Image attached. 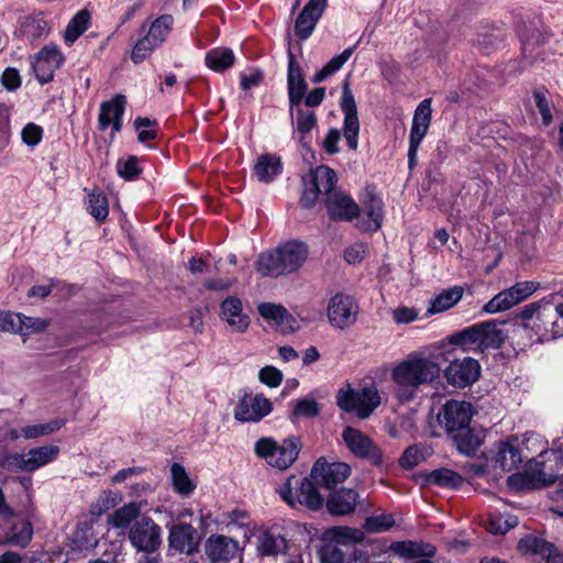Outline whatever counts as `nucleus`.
<instances>
[{
    "label": "nucleus",
    "instance_id": "5",
    "mask_svg": "<svg viewBox=\"0 0 563 563\" xmlns=\"http://www.w3.org/2000/svg\"><path fill=\"white\" fill-rule=\"evenodd\" d=\"M300 450L301 442L295 437L287 438L282 442H277L273 438H262L256 441L254 446L257 456L278 470L289 468L298 459Z\"/></svg>",
    "mask_w": 563,
    "mask_h": 563
},
{
    "label": "nucleus",
    "instance_id": "45",
    "mask_svg": "<svg viewBox=\"0 0 563 563\" xmlns=\"http://www.w3.org/2000/svg\"><path fill=\"white\" fill-rule=\"evenodd\" d=\"M90 13L87 10L78 11L67 24L64 41L71 45L89 27Z\"/></svg>",
    "mask_w": 563,
    "mask_h": 563
},
{
    "label": "nucleus",
    "instance_id": "39",
    "mask_svg": "<svg viewBox=\"0 0 563 563\" xmlns=\"http://www.w3.org/2000/svg\"><path fill=\"white\" fill-rule=\"evenodd\" d=\"M280 158L274 154H264L257 158L254 173L260 181L269 183L282 173Z\"/></svg>",
    "mask_w": 563,
    "mask_h": 563
},
{
    "label": "nucleus",
    "instance_id": "62",
    "mask_svg": "<svg viewBox=\"0 0 563 563\" xmlns=\"http://www.w3.org/2000/svg\"><path fill=\"white\" fill-rule=\"evenodd\" d=\"M156 47L158 46L154 45V43H152L151 40L145 35L134 45L131 53V59L135 64H140L146 57H148Z\"/></svg>",
    "mask_w": 563,
    "mask_h": 563
},
{
    "label": "nucleus",
    "instance_id": "17",
    "mask_svg": "<svg viewBox=\"0 0 563 563\" xmlns=\"http://www.w3.org/2000/svg\"><path fill=\"white\" fill-rule=\"evenodd\" d=\"M273 405L262 394H245L234 408L233 415L240 422H258L272 412Z\"/></svg>",
    "mask_w": 563,
    "mask_h": 563
},
{
    "label": "nucleus",
    "instance_id": "19",
    "mask_svg": "<svg viewBox=\"0 0 563 563\" xmlns=\"http://www.w3.org/2000/svg\"><path fill=\"white\" fill-rule=\"evenodd\" d=\"M64 56L56 45L44 46L32 58V68L36 79L41 84H47L53 80L54 73L63 65Z\"/></svg>",
    "mask_w": 563,
    "mask_h": 563
},
{
    "label": "nucleus",
    "instance_id": "11",
    "mask_svg": "<svg viewBox=\"0 0 563 563\" xmlns=\"http://www.w3.org/2000/svg\"><path fill=\"white\" fill-rule=\"evenodd\" d=\"M559 476L545 471L543 462H531L523 472H517L507 479L508 486L515 490H530L553 484Z\"/></svg>",
    "mask_w": 563,
    "mask_h": 563
},
{
    "label": "nucleus",
    "instance_id": "6",
    "mask_svg": "<svg viewBox=\"0 0 563 563\" xmlns=\"http://www.w3.org/2000/svg\"><path fill=\"white\" fill-rule=\"evenodd\" d=\"M380 401L382 398L375 385L357 389L347 385L340 388L336 394L338 406L346 412H354L361 419L369 417Z\"/></svg>",
    "mask_w": 563,
    "mask_h": 563
},
{
    "label": "nucleus",
    "instance_id": "10",
    "mask_svg": "<svg viewBox=\"0 0 563 563\" xmlns=\"http://www.w3.org/2000/svg\"><path fill=\"white\" fill-rule=\"evenodd\" d=\"M384 202L372 189H366L361 197V207L355 216L356 228L362 232H376L384 220Z\"/></svg>",
    "mask_w": 563,
    "mask_h": 563
},
{
    "label": "nucleus",
    "instance_id": "20",
    "mask_svg": "<svg viewBox=\"0 0 563 563\" xmlns=\"http://www.w3.org/2000/svg\"><path fill=\"white\" fill-rule=\"evenodd\" d=\"M276 247L285 275L298 272L309 257V247L301 241L290 240Z\"/></svg>",
    "mask_w": 563,
    "mask_h": 563
},
{
    "label": "nucleus",
    "instance_id": "57",
    "mask_svg": "<svg viewBox=\"0 0 563 563\" xmlns=\"http://www.w3.org/2000/svg\"><path fill=\"white\" fill-rule=\"evenodd\" d=\"M0 466L8 472H31L26 452L8 453L1 461Z\"/></svg>",
    "mask_w": 563,
    "mask_h": 563
},
{
    "label": "nucleus",
    "instance_id": "58",
    "mask_svg": "<svg viewBox=\"0 0 563 563\" xmlns=\"http://www.w3.org/2000/svg\"><path fill=\"white\" fill-rule=\"evenodd\" d=\"M156 122L148 118L139 117L134 120V128L137 131V140L141 143L154 140L157 135Z\"/></svg>",
    "mask_w": 563,
    "mask_h": 563
},
{
    "label": "nucleus",
    "instance_id": "41",
    "mask_svg": "<svg viewBox=\"0 0 563 563\" xmlns=\"http://www.w3.org/2000/svg\"><path fill=\"white\" fill-rule=\"evenodd\" d=\"M59 454L57 445L48 444L30 449L26 452L31 472H34L55 461Z\"/></svg>",
    "mask_w": 563,
    "mask_h": 563
},
{
    "label": "nucleus",
    "instance_id": "46",
    "mask_svg": "<svg viewBox=\"0 0 563 563\" xmlns=\"http://www.w3.org/2000/svg\"><path fill=\"white\" fill-rule=\"evenodd\" d=\"M86 209L98 222L106 220L109 214L107 196L100 190H92L88 195Z\"/></svg>",
    "mask_w": 563,
    "mask_h": 563
},
{
    "label": "nucleus",
    "instance_id": "55",
    "mask_svg": "<svg viewBox=\"0 0 563 563\" xmlns=\"http://www.w3.org/2000/svg\"><path fill=\"white\" fill-rule=\"evenodd\" d=\"M122 499L119 492L103 490L99 498L91 506V514L95 516H101L103 512L114 508Z\"/></svg>",
    "mask_w": 563,
    "mask_h": 563
},
{
    "label": "nucleus",
    "instance_id": "54",
    "mask_svg": "<svg viewBox=\"0 0 563 563\" xmlns=\"http://www.w3.org/2000/svg\"><path fill=\"white\" fill-rule=\"evenodd\" d=\"M48 327V320L37 317H27L20 313V322L16 324V333L27 336L44 332Z\"/></svg>",
    "mask_w": 563,
    "mask_h": 563
},
{
    "label": "nucleus",
    "instance_id": "4",
    "mask_svg": "<svg viewBox=\"0 0 563 563\" xmlns=\"http://www.w3.org/2000/svg\"><path fill=\"white\" fill-rule=\"evenodd\" d=\"M505 321H485L465 328L454 333L451 343L460 345L467 352H485L489 349H499L508 336Z\"/></svg>",
    "mask_w": 563,
    "mask_h": 563
},
{
    "label": "nucleus",
    "instance_id": "12",
    "mask_svg": "<svg viewBox=\"0 0 563 563\" xmlns=\"http://www.w3.org/2000/svg\"><path fill=\"white\" fill-rule=\"evenodd\" d=\"M472 405L467 401L449 400L438 413V422L450 434L454 432L468 433L472 419Z\"/></svg>",
    "mask_w": 563,
    "mask_h": 563
},
{
    "label": "nucleus",
    "instance_id": "15",
    "mask_svg": "<svg viewBox=\"0 0 563 563\" xmlns=\"http://www.w3.org/2000/svg\"><path fill=\"white\" fill-rule=\"evenodd\" d=\"M358 307L353 297L345 294L333 295L327 306L329 323L335 329H346L355 323Z\"/></svg>",
    "mask_w": 563,
    "mask_h": 563
},
{
    "label": "nucleus",
    "instance_id": "18",
    "mask_svg": "<svg viewBox=\"0 0 563 563\" xmlns=\"http://www.w3.org/2000/svg\"><path fill=\"white\" fill-rule=\"evenodd\" d=\"M481 375L479 363L470 356L453 360L445 368L446 382L459 388L474 384Z\"/></svg>",
    "mask_w": 563,
    "mask_h": 563
},
{
    "label": "nucleus",
    "instance_id": "50",
    "mask_svg": "<svg viewBox=\"0 0 563 563\" xmlns=\"http://www.w3.org/2000/svg\"><path fill=\"white\" fill-rule=\"evenodd\" d=\"M484 525L487 531L493 534H505L507 531L518 525V519L516 516L510 514L500 515L492 512L488 515Z\"/></svg>",
    "mask_w": 563,
    "mask_h": 563
},
{
    "label": "nucleus",
    "instance_id": "36",
    "mask_svg": "<svg viewBox=\"0 0 563 563\" xmlns=\"http://www.w3.org/2000/svg\"><path fill=\"white\" fill-rule=\"evenodd\" d=\"M32 538V523L26 519H19L8 528L4 539H0V545L11 544L26 548L31 543Z\"/></svg>",
    "mask_w": 563,
    "mask_h": 563
},
{
    "label": "nucleus",
    "instance_id": "14",
    "mask_svg": "<svg viewBox=\"0 0 563 563\" xmlns=\"http://www.w3.org/2000/svg\"><path fill=\"white\" fill-rule=\"evenodd\" d=\"M339 104L341 111L344 114L343 135L347 146L355 151L358 146L360 121L357 115L356 101L350 87L349 79L343 81L342 95Z\"/></svg>",
    "mask_w": 563,
    "mask_h": 563
},
{
    "label": "nucleus",
    "instance_id": "44",
    "mask_svg": "<svg viewBox=\"0 0 563 563\" xmlns=\"http://www.w3.org/2000/svg\"><path fill=\"white\" fill-rule=\"evenodd\" d=\"M307 177L313 183V186H317L327 197L334 192L333 188L336 184V175L331 168L323 165L318 166Z\"/></svg>",
    "mask_w": 563,
    "mask_h": 563
},
{
    "label": "nucleus",
    "instance_id": "34",
    "mask_svg": "<svg viewBox=\"0 0 563 563\" xmlns=\"http://www.w3.org/2000/svg\"><path fill=\"white\" fill-rule=\"evenodd\" d=\"M144 507L143 501H130L114 510L108 517V523L114 529H126L139 520Z\"/></svg>",
    "mask_w": 563,
    "mask_h": 563
},
{
    "label": "nucleus",
    "instance_id": "30",
    "mask_svg": "<svg viewBox=\"0 0 563 563\" xmlns=\"http://www.w3.org/2000/svg\"><path fill=\"white\" fill-rule=\"evenodd\" d=\"M519 549L525 554L539 556L545 563H563V553L559 552L553 544L533 536L522 538Z\"/></svg>",
    "mask_w": 563,
    "mask_h": 563
},
{
    "label": "nucleus",
    "instance_id": "49",
    "mask_svg": "<svg viewBox=\"0 0 563 563\" xmlns=\"http://www.w3.org/2000/svg\"><path fill=\"white\" fill-rule=\"evenodd\" d=\"M426 483L445 488H456L462 484V477L452 470L440 468L428 473Z\"/></svg>",
    "mask_w": 563,
    "mask_h": 563
},
{
    "label": "nucleus",
    "instance_id": "56",
    "mask_svg": "<svg viewBox=\"0 0 563 563\" xmlns=\"http://www.w3.org/2000/svg\"><path fill=\"white\" fill-rule=\"evenodd\" d=\"M117 172L118 175L124 180H134L142 173V168L140 166V158L131 155L126 158L119 159L117 163Z\"/></svg>",
    "mask_w": 563,
    "mask_h": 563
},
{
    "label": "nucleus",
    "instance_id": "60",
    "mask_svg": "<svg viewBox=\"0 0 563 563\" xmlns=\"http://www.w3.org/2000/svg\"><path fill=\"white\" fill-rule=\"evenodd\" d=\"M43 128L36 123H27L21 131V140L23 144L30 147L38 145L43 139Z\"/></svg>",
    "mask_w": 563,
    "mask_h": 563
},
{
    "label": "nucleus",
    "instance_id": "33",
    "mask_svg": "<svg viewBox=\"0 0 563 563\" xmlns=\"http://www.w3.org/2000/svg\"><path fill=\"white\" fill-rule=\"evenodd\" d=\"M358 503V494L351 488H341L332 492L327 500V508L331 515L344 516L352 514Z\"/></svg>",
    "mask_w": 563,
    "mask_h": 563
},
{
    "label": "nucleus",
    "instance_id": "52",
    "mask_svg": "<svg viewBox=\"0 0 563 563\" xmlns=\"http://www.w3.org/2000/svg\"><path fill=\"white\" fill-rule=\"evenodd\" d=\"M170 475L174 489L179 495L189 496L194 492L196 485L180 464L174 463L170 466Z\"/></svg>",
    "mask_w": 563,
    "mask_h": 563
},
{
    "label": "nucleus",
    "instance_id": "28",
    "mask_svg": "<svg viewBox=\"0 0 563 563\" xmlns=\"http://www.w3.org/2000/svg\"><path fill=\"white\" fill-rule=\"evenodd\" d=\"M168 547L179 553L191 554L198 549L197 531L187 523L175 525L169 529Z\"/></svg>",
    "mask_w": 563,
    "mask_h": 563
},
{
    "label": "nucleus",
    "instance_id": "24",
    "mask_svg": "<svg viewBox=\"0 0 563 563\" xmlns=\"http://www.w3.org/2000/svg\"><path fill=\"white\" fill-rule=\"evenodd\" d=\"M220 317L233 332H245L251 323L250 316L244 312L240 298L230 296L221 302Z\"/></svg>",
    "mask_w": 563,
    "mask_h": 563
},
{
    "label": "nucleus",
    "instance_id": "26",
    "mask_svg": "<svg viewBox=\"0 0 563 563\" xmlns=\"http://www.w3.org/2000/svg\"><path fill=\"white\" fill-rule=\"evenodd\" d=\"M328 0H309L299 13L295 23V33L301 40H307L313 32L321 18Z\"/></svg>",
    "mask_w": 563,
    "mask_h": 563
},
{
    "label": "nucleus",
    "instance_id": "21",
    "mask_svg": "<svg viewBox=\"0 0 563 563\" xmlns=\"http://www.w3.org/2000/svg\"><path fill=\"white\" fill-rule=\"evenodd\" d=\"M124 110L125 97L122 95H117L112 99L102 102L98 117L99 129L104 131L111 126L113 135L119 133L123 125Z\"/></svg>",
    "mask_w": 563,
    "mask_h": 563
},
{
    "label": "nucleus",
    "instance_id": "38",
    "mask_svg": "<svg viewBox=\"0 0 563 563\" xmlns=\"http://www.w3.org/2000/svg\"><path fill=\"white\" fill-rule=\"evenodd\" d=\"M255 271L263 277H279L285 275L277 247L262 252L255 260Z\"/></svg>",
    "mask_w": 563,
    "mask_h": 563
},
{
    "label": "nucleus",
    "instance_id": "53",
    "mask_svg": "<svg viewBox=\"0 0 563 563\" xmlns=\"http://www.w3.org/2000/svg\"><path fill=\"white\" fill-rule=\"evenodd\" d=\"M332 541L329 543L339 544L347 551H354L351 543L362 539V532L350 527H336L331 530Z\"/></svg>",
    "mask_w": 563,
    "mask_h": 563
},
{
    "label": "nucleus",
    "instance_id": "23",
    "mask_svg": "<svg viewBox=\"0 0 563 563\" xmlns=\"http://www.w3.org/2000/svg\"><path fill=\"white\" fill-rule=\"evenodd\" d=\"M350 474L351 467L346 463H328L322 459L316 462L311 471V476L328 488L343 483Z\"/></svg>",
    "mask_w": 563,
    "mask_h": 563
},
{
    "label": "nucleus",
    "instance_id": "63",
    "mask_svg": "<svg viewBox=\"0 0 563 563\" xmlns=\"http://www.w3.org/2000/svg\"><path fill=\"white\" fill-rule=\"evenodd\" d=\"M283 373L274 366H265L258 373V379L264 385L275 388L278 387L283 382Z\"/></svg>",
    "mask_w": 563,
    "mask_h": 563
},
{
    "label": "nucleus",
    "instance_id": "40",
    "mask_svg": "<svg viewBox=\"0 0 563 563\" xmlns=\"http://www.w3.org/2000/svg\"><path fill=\"white\" fill-rule=\"evenodd\" d=\"M390 551L395 554L411 559V558H418V556H432L435 552V549L433 545L430 544H422L418 542L412 541H398L393 542L390 544Z\"/></svg>",
    "mask_w": 563,
    "mask_h": 563
},
{
    "label": "nucleus",
    "instance_id": "1",
    "mask_svg": "<svg viewBox=\"0 0 563 563\" xmlns=\"http://www.w3.org/2000/svg\"><path fill=\"white\" fill-rule=\"evenodd\" d=\"M306 528L296 522L273 526L256 536V553L262 560L276 563H306L305 554L296 543L295 534H302Z\"/></svg>",
    "mask_w": 563,
    "mask_h": 563
},
{
    "label": "nucleus",
    "instance_id": "61",
    "mask_svg": "<svg viewBox=\"0 0 563 563\" xmlns=\"http://www.w3.org/2000/svg\"><path fill=\"white\" fill-rule=\"evenodd\" d=\"M319 405L312 398H302L296 401L292 415L298 418H311L319 413Z\"/></svg>",
    "mask_w": 563,
    "mask_h": 563
},
{
    "label": "nucleus",
    "instance_id": "2",
    "mask_svg": "<svg viewBox=\"0 0 563 563\" xmlns=\"http://www.w3.org/2000/svg\"><path fill=\"white\" fill-rule=\"evenodd\" d=\"M440 373V365L432 358L418 353L409 354L398 362L390 373L396 397L400 401L411 400L420 386L431 384L439 378Z\"/></svg>",
    "mask_w": 563,
    "mask_h": 563
},
{
    "label": "nucleus",
    "instance_id": "43",
    "mask_svg": "<svg viewBox=\"0 0 563 563\" xmlns=\"http://www.w3.org/2000/svg\"><path fill=\"white\" fill-rule=\"evenodd\" d=\"M356 45L345 48L341 54L332 57L319 71H317L312 81L316 84L322 82L328 77L338 73L343 65L351 58Z\"/></svg>",
    "mask_w": 563,
    "mask_h": 563
},
{
    "label": "nucleus",
    "instance_id": "59",
    "mask_svg": "<svg viewBox=\"0 0 563 563\" xmlns=\"http://www.w3.org/2000/svg\"><path fill=\"white\" fill-rule=\"evenodd\" d=\"M395 525V519L389 514H382L366 519L365 528L369 532H382L389 530Z\"/></svg>",
    "mask_w": 563,
    "mask_h": 563
},
{
    "label": "nucleus",
    "instance_id": "25",
    "mask_svg": "<svg viewBox=\"0 0 563 563\" xmlns=\"http://www.w3.org/2000/svg\"><path fill=\"white\" fill-rule=\"evenodd\" d=\"M257 310L263 319L276 325L283 333H291L300 328L297 319L282 305L263 302L258 305Z\"/></svg>",
    "mask_w": 563,
    "mask_h": 563
},
{
    "label": "nucleus",
    "instance_id": "48",
    "mask_svg": "<svg viewBox=\"0 0 563 563\" xmlns=\"http://www.w3.org/2000/svg\"><path fill=\"white\" fill-rule=\"evenodd\" d=\"M65 419H53L45 423L25 426L21 428V434L25 440L36 439L58 431L65 426Z\"/></svg>",
    "mask_w": 563,
    "mask_h": 563
},
{
    "label": "nucleus",
    "instance_id": "29",
    "mask_svg": "<svg viewBox=\"0 0 563 563\" xmlns=\"http://www.w3.org/2000/svg\"><path fill=\"white\" fill-rule=\"evenodd\" d=\"M292 125V137L303 146L307 145L312 130L317 126V115L313 110L303 109L301 106L289 107Z\"/></svg>",
    "mask_w": 563,
    "mask_h": 563
},
{
    "label": "nucleus",
    "instance_id": "42",
    "mask_svg": "<svg viewBox=\"0 0 563 563\" xmlns=\"http://www.w3.org/2000/svg\"><path fill=\"white\" fill-rule=\"evenodd\" d=\"M235 56L232 49L216 47L210 49L205 57L206 65L213 71L221 73L233 66Z\"/></svg>",
    "mask_w": 563,
    "mask_h": 563
},
{
    "label": "nucleus",
    "instance_id": "3",
    "mask_svg": "<svg viewBox=\"0 0 563 563\" xmlns=\"http://www.w3.org/2000/svg\"><path fill=\"white\" fill-rule=\"evenodd\" d=\"M554 299L555 297H552V300L544 299L540 302L530 303L519 313L523 323L517 331L525 334L529 343H539L563 336V323L554 306Z\"/></svg>",
    "mask_w": 563,
    "mask_h": 563
},
{
    "label": "nucleus",
    "instance_id": "32",
    "mask_svg": "<svg viewBox=\"0 0 563 563\" xmlns=\"http://www.w3.org/2000/svg\"><path fill=\"white\" fill-rule=\"evenodd\" d=\"M287 90L289 107L294 108L301 104L307 91V84L299 64L290 52L288 54Z\"/></svg>",
    "mask_w": 563,
    "mask_h": 563
},
{
    "label": "nucleus",
    "instance_id": "64",
    "mask_svg": "<svg viewBox=\"0 0 563 563\" xmlns=\"http://www.w3.org/2000/svg\"><path fill=\"white\" fill-rule=\"evenodd\" d=\"M320 194L322 192L318 189V187L313 186V183L309 180L308 177H306L303 179V191L300 199L301 206L306 209L311 208L316 203Z\"/></svg>",
    "mask_w": 563,
    "mask_h": 563
},
{
    "label": "nucleus",
    "instance_id": "35",
    "mask_svg": "<svg viewBox=\"0 0 563 563\" xmlns=\"http://www.w3.org/2000/svg\"><path fill=\"white\" fill-rule=\"evenodd\" d=\"M362 551H347L334 543H325L318 552L320 563H360Z\"/></svg>",
    "mask_w": 563,
    "mask_h": 563
},
{
    "label": "nucleus",
    "instance_id": "9",
    "mask_svg": "<svg viewBox=\"0 0 563 563\" xmlns=\"http://www.w3.org/2000/svg\"><path fill=\"white\" fill-rule=\"evenodd\" d=\"M539 288V283L532 280L519 282L511 287L499 291L483 307L486 313H497L519 305Z\"/></svg>",
    "mask_w": 563,
    "mask_h": 563
},
{
    "label": "nucleus",
    "instance_id": "31",
    "mask_svg": "<svg viewBox=\"0 0 563 563\" xmlns=\"http://www.w3.org/2000/svg\"><path fill=\"white\" fill-rule=\"evenodd\" d=\"M325 207L333 220L351 221L358 213V205L342 192L330 194L325 198Z\"/></svg>",
    "mask_w": 563,
    "mask_h": 563
},
{
    "label": "nucleus",
    "instance_id": "13",
    "mask_svg": "<svg viewBox=\"0 0 563 563\" xmlns=\"http://www.w3.org/2000/svg\"><path fill=\"white\" fill-rule=\"evenodd\" d=\"M432 118L431 99H423L415 110L409 135L408 165L412 169L417 163V153L430 128Z\"/></svg>",
    "mask_w": 563,
    "mask_h": 563
},
{
    "label": "nucleus",
    "instance_id": "7",
    "mask_svg": "<svg viewBox=\"0 0 563 563\" xmlns=\"http://www.w3.org/2000/svg\"><path fill=\"white\" fill-rule=\"evenodd\" d=\"M277 493L291 508L303 506L310 510H319L324 503L313 482L307 477L301 479L295 476L289 477L277 488Z\"/></svg>",
    "mask_w": 563,
    "mask_h": 563
},
{
    "label": "nucleus",
    "instance_id": "51",
    "mask_svg": "<svg viewBox=\"0 0 563 563\" xmlns=\"http://www.w3.org/2000/svg\"><path fill=\"white\" fill-rule=\"evenodd\" d=\"M174 23V19L169 14H164L157 18L150 26V30L146 36L151 40L154 45H162L167 38L172 26Z\"/></svg>",
    "mask_w": 563,
    "mask_h": 563
},
{
    "label": "nucleus",
    "instance_id": "22",
    "mask_svg": "<svg viewBox=\"0 0 563 563\" xmlns=\"http://www.w3.org/2000/svg\"><path fill=\"white\" fill-rule=\"evenodd\" d=\"M343 440L349 450L357 457L368 459L374 464L380 463L382 454L368 437L354 428L343 431Z\"/></svg>",
    "mask_w": 563,
    "mask_h": 563
},
{
    "label": "nucleus",
    "instance_id": "47",
    "mask_svg": "<svg viewBox=\"0 0 563 563\" xmlns=\"http://www.w3.org/2000/svg\"><path fill=\"white\" fill-rule=\"evenodd\" d=\"M70 541L71 548L77 551H84L95 548L98 543L91 525H88L86 522L80 523L76 528V530L71 534Z\"/></svg>",
    "mask_w": 563,
    "mask_h": 563
},
{
    "label": "nucleus",
    "instance_id": "8",
    "mask_svg": "<svg viewBox=\"0 0 563 563\" xmlns=\"http://www.w3.org/2000/svg\"><path fill=\"white\" fill-rule=\"evenodd\" d=\"M128 539L137 552L156 553L163 543V530L151 517L142 516L131 526Z\"/></svg>",
    "mask_w": 563,
    "mask_h": 563
},
{
    "label": "nucleus",
    "instance_id": "16",
    "mask_svg": "<svg viewBox=\"0 0 563 563\" xmlns=\"http://www.w3.org/2000/svg\"><path fill=\"white\" fill-rule=\"evenodd\" d=\"M240 543L225 536L213 534L205 542V554L212 563H241Z\"/></svg>",
    "mask_w": 563,
    "mask_h": 563
},
{
    "label": "nucleus",
    "instance_id": "37",
    "mask_svg": "<svg viewBox=\"0 0 563 563\" xmlns=\"http://www.w3.org/2000/svg\"><path fill=\"white\" fill-rule=\"evenodd\" d=\"M463 288L461 286H453L444 289L433 297L427 308V316L444 312L454 307L463 297Z\"/></svg>",
    "mask_w": 563,
    "mask_h": 563
},
{
    "label": "nucleus",
    "instance_id": "27",
    "mask_svg": "<svg viewBox=\"0 0 563 563\" xmlns=\"http://www.w3.org/2000/svg\"><path fill=\"white\" fill-rule=\"evenodd\" d=\"M494 465L504 472H510L518 467L522 462L520 452V441L517 437H511L506 441H501L496 446L494 455Z\"/></svg>",
    "mask_w": 563,
    "mask_h": 563
}]
</instances>
